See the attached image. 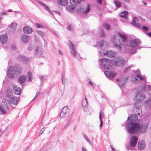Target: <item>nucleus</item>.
Listing matches in <instances>:
<instances>
[{
  "instance_id": "nucleus-7",
  "label": "nucleus",
  "mask_w": 151,
  "mask_h": 151,
  "mask_svg": "<svg viewBox=\"0 0 151 151\" xmlns=\"http://www.w3.org/2000/svg\"><path fill=\"white\" fill-rule=\"evenodd\" d=\"M138 18L136 17H134L132 22V24L136 27H137L140 29L143 30L144 31H147L148 28L145 26H141L139 24L137 23Z\"/></svg>"
},
{
  "instance_id": "nucleus-19",
  "label": "nucleus",
  "mask_w": 151,
  "mask_h": 151,
  "mask_svg": "<svg viewBox=\"0 0 151 151\" xmlns=\"http://www.w3.org/2000/svg\"><path fill=\"white\" fill-rule=\"evenodd\" d=\"M24 32L27 34H30L32 32V28L28 27H25L23 28V29Z\"/></svg>"
},
{
  "instance_id": "nucleus-42",
  "label": "nucleus",
  "mask_w": 151,
  "mask_h": 151,
  "mask_svg": "<svg viewBox=\"0 0 151 151\" xmlns=\"http://www.w3.org/2000/svg\"><path fill=\"white\" fill-rule=\"evenodd\" d=\"M104 26L105 27V29L107 30H109L110 29V25L107 23H105L104 24Z\"/></svg>"
},
{
  "instance_id": "nucleus-48",
  "label": "nucleus",
  "mask_w": 151,
  "mask_h": 151,
  "mask_svg": "<svg viewBox=\"0 0 151 151\" xmlns=\"http://www.w3.org/2000/svg\"><path fill=\"white\" fill-rule=\"evenodd\" d=\"M70 121H68L67 123L65 125V126L64 127V128H66L70 124Z\"/></svg>"
},
{
  "instance_id": "nucleus-4",
  "label": "nucleus",
  "mask_w": 151,
  "mask_h": 151,
  "mask_svg": "<svg viewBox=\"0 0 151 151\" xmlns=\"http://www.w3.org/2000/svg\"><path fill=\"white\" fill-rule=\"evenodd\" d=\"M10 101L6 99H3L1 104L0 105V111L3 114H5L8 111L10 108Z\"/></svg>"
},
{
  "instance_id": "nucleus-22",
  "label": "nucleus",
  "mask_w": 151,
  "mask_h": 151,
  "mask_svg": "<svg viewBox=\"0 0 151 151\" xmlns=\"http://www.w3.org/2000/svg\"><path fill=\"white\" fill-rule=\"evenodd\" d=\"M58 3L60 5L66 6L68 4V2L67 0H58Z\"/></svg>"
},
{
  "instance_id": "nucleus-49",
  "label": "nucleus",
  "mask_w": 151,
  "mask_h": 151,
  "mask_svg": "<svg viewBox=\"0 0 151 151\" xmlns=\"http://www.w3.org/2000/svg\"><path fill=\"white\" fill-rule=\"evenodd\" d=\"M36 24L37 25V28H42L43 27L42 25H40V24Z\"/></svg>"
},
{
  "instance_id": "nucleus-24",
  "label": "nucleus",
  "mask_w": 151,
  "mask_h": 151,
  "mask_svg": "<svg viewBox=\"0 0 151 151\" xmlns=\"http://www.w3.org/2000/svg\"><path fill=\"white\" fill-rule=\"evenodd\" d=\"M106 53L107 56L111 58L114 57L115 56V52L113 51H108L106 52Z\"/></svg>"
},
{
  "instance_id": "nucleus-34",
  "label": "nucleus",
  "mask_w": 151,
  "mask_h": 151,
  "mask_svg": "<svg viewBox=\"0 0 151 151\" xmlns=\"http://www.w3.org/2000/svg\"><path fill=\"white\" fill-rule=\"evenodd\" d=\"M99 33L101 37H104L105 35V33L101 28H99Z\"/></svg>"
},
{
  "instance_id": "nucleus-25",
  "label": "nucleus",
  "mask_w": 151,
  "mask_h": 151,
  "mask_svg": "<svg viewBox=\"0 0 151 151\" xmlns=\"http://www.w3.org/2000/svg\"><path fill=\"white\" fill-rule=\"evenodd\" d=\"M29 39V38L28 35H22L21 38V40L23 42H28Z\"/></svg>"
},
{
  "instance_id": "nucleus-11",
  "label": "nucleus",
  "mask_w": 151,
  "mask_h": 151,
  "mask_svg": "<svg viewBox=\"0 0 151 151\" xmlns=\"http://www.w3.org/2000/svg\"><path fill=\"white\" fill-rule=\"evenodd\" d=\"M68 44L69 45L70 52L72 56L73 57L76 56L77 54V52L73 44L70 41H69Z\"/></svg>"
},
{
  "instance_id": "nucleus-60",
  "label": "nucleus",
  "mask_w": 151,
  "mask_h": 151,
  "mask_svg": "<svg viewBox=\"0 0 151 151\" xmlns=\"http://www.w3.org/2000/svg\"><path fill=\"white\" fill-rule=\"evenodd\" d=\"M82 150V151H87L86 149L84 147H83Z\"/></svg>"
},
{
  "instance_id": "nucleus-35",
  "label": "nucleus",
  "mask_w": 151,
  "mask_h": 151,
  "mask_svg": "<svg viewBox=\"0 0 151 151\" xmlns=\"http://www.w3.org/2000/svg\"><path fill=\"white\" fill-rule=\"evenodd\" d=\"M27 76L28 78L29 81H32V74L31 72H29L28 73Z\"/></svg>"
},
{
  "instance_id": "nucleus-58",
  "label": "nucleus",
  "mask_w": 151,
  "mask_h": 151,
  "mask_svg": "<svg viewBox=\"0 0 151 151\" xmlns=\"http://www.w3.org/2000/svg\"><path fill=\"white\" fill-rule=\"evenodd\" d=\"M39 94H40L39 92L37 91L36 92V95L34 97V99H35V98L37 97V95H39Z\"/></svg>"
},
{
  "instance_id": "nucleus-9",
  "label": "nucleus",
  "mask_w": 151,
  "mask_h": 151,
  "mask_svg": "<svg viewBox=\"0 0 151 151\" xmlns=\"http://www.w3.org/2000/svg\"><path fill=\"white\" fill-rule=\"evenodd\" d=\"M90 10L89 7L88 6L85 9L81 7L78 8L77 10V12L78 14L81 15L83 14H86L88 13Z\"/></svg>"
},
{
  "instance_id": "nucleus-36",
  "label": "nucleus",
  "mask_w": 151,
  "mask_h": 151,
  "mask_svg": "<svg viewBox=\"0 0 151 151\" xmlns=\"http://www.w3.org/2000/svg\"><path fill=\"white\" fill-rule=\"evenodd\" d=\"M114 3L116 5V6L118 7H119L121 6V4L119 1H114Z\"/></svg>"
},
{
  "instance_id": "nucleus-31",
  "label": "nucleus",
  "mask_w": 151,
  "mask_h": 151,
  "mask_svg": "<svg viewBox=\"0 0 151 151\" xmlns=\"http://www.w3.org/2000/svg\"><path fill=\"white\" fill-rule=\"evenodd\" d=\"M41 6L43 7L47 11L49 12H50L51 14L53 15L52 12L51 11L50 9L48 8V7L46 6L45 4H41Z\"/></svg>"
},
{
  "instance_id": "nucleus-18",
  "label": "nucleus",
  "mask_w": 151,
  "mask_h": 151,
  "mask_svg": "<svg viewBox=\"0 0 151 151\" xmlns=\"http://www.w3.org/2000/svg\"><path fill=\"white\" fill-rule=\"evenodd\" d=\"M13 91L15 94L17 95H19L21 92V88L16 86H14Z\"/></svg>"
},
{
  "instance_id": "nucleus-38",
  "label": "nucleus",
  "mask_w": 151,
  "mask_h": 151,
  "mask_svg": "<svg viewBox=\"0 0 151 151\" xmlns=\"http://www.w3.org/2000/svg\"><path fill=\"white\" fill-rule=\"evenodd\" d=\"M88 106H82L83 108V110L86 112H87L89 113L90 112L89 109L88 108Z\"/></svg>"
},
{
  "instance_id": "nucleus-12",
  "label": "nucleus",
  "mask_w": 151,
  "mask_h": 151,
  "mask_svg": "<svg viewBox=\"0 0 151 151\" xmlns=\"http://www.w3.org/2000/svg\"><path fill=\"white\" fill-rule=\"evenodd\" d=\"M146 97L142 93H136L134 98V100L136 101H140L144 99Z\"/></svg>"
},
{
  "instance_id": "nucleus-46",
  "label": "nucleus",
  "mask_w": 151,
  "mask_h": 151,
  "mask_svg": "<svg viewBox=\"0 0 151 151\" xmlns=\"http://www.w3.org/2000/svg\"><path fill=\"white\" fill-rule=\"evenodd\" d=\"M37 34L40 35L41 36H42L43 35V33L41 31L39 30H37Z\"/></svg>"
},
{
  "instance_id": "nucleus-37",
  "label": "nucleus",
  "mask_w": 151,
  "mask_h": 151,
  "mask_svg": "<svg viewBox=\"0 0 151 151\" xmlns=\"http://www.w3.org/2000/svg\"><path fill=\"white\" fill-rule=\"evenodd\" d=\"M84 138L88 142L90 145H91V142L88 137L86 134L83 135Z\"/></svg>"
},
{
  "instance_id": "nucleus-64",
  "label": "nucleus",
  "mask_w": 151,
  "mask_h": 151,
  "mask_svg": "<svg viewBox=\"0 0 151 151\" xmlns=\"http://www.w3.org/2000/svg\"><path fill=\"white\" fill-rule=\"evenodd\" d=\"M111 149H112V150L114 149L113 147L112 146H111Z\"/></svg>"
},
{
  "instance_id": "nucleus-16",
  "label": "nucleus",
  "mask_w": 151,
  "mask_h": 151,
  "mask_svg": "<svg viewBox=\"0 0 151 151\" xmlns=\"http://www.w3.org/2000/svg\"><path fill=\"white\" fill-rule=\"evenodd\" d=\"M7 40V34H5L1 36L0 37V41L1 42L4 44L6 42Z\"/></svg>"
},
{
  "instance_id": "nucleus-6",
  "label": "nucleus",
  "mask_w": 151,
  "mask_h": 151,
  "mask_svg": "<svg viewBox=\"0 0 151 151\" xmlns=\"http://www.w3.org/2000/svg\"><path fill=\"white\" fill-rule=\"evenodd\" d=\"M113 63L117 66L122 67L125 64V61L121 57H119L116 58L114 59Z\"/></svg>"
},
{
  "instance_id": "nucleus-53",
  "label": "nucleus",
  "mask_w": 151,
  "mask_h": 151,
  "mask_svg": "<svg viewBox=\"0 0 151 151\" xmlns=\"http://www.w3.org/2000/svg\"><path fill=\"white\" fill-rule=\"evenodd\" d=\"M6 13L5 12H1L0 13V15H6Z\"/></svg>"
},
{
  "instance_id": "nucleus-14",
  "label": "nucleus",
  "mask_w": 151,
  "mask_h": 151,
  "mask_svg": "<svg viewBox=\"0 0 151 151\" xmlns=\"http://www.w3.org/2000/svg\"><path fill=\"white\" fill-rule=\"evenodd\" d=\"M69 110L67 106L64 107L62 109L60 116L61 118L65 116V114L68 113Z\"/></svg>"
},
{
  "instance_id": "nucleus-62",
  "label": "nucleus",
  "mask_w": 151,
  "mask_h": 151,
  "mask_svg": "<svg viewBox=\"0 0 151 151\" xmlns=\"http://www.w3.org/2000/svg\"><path fill=\"white\" fill-rule=\"evenodd\" d=\"M54 12H55L56 13H58V14H60V13L59 12H55V11H54Z\"/></svg>"
},
{
  "instance_id": "nucleus-47",
  "label": "nucleus",
  "mask_w": 151,
  "mask_h": 151,
  "mask_svg": "<svg viewBox=\"0 0 151 151\" xmlns=\"http://www.w3.org/2000/svg\"><path fill=\"white\" fill-rule=\"evenodd\" d=\"M11 93V92L10 90H8L6 92V94L7 96H10V94Z\"/></svg>"
},
{
  "instance_id": "nucleus-2",
  "label": "nucleus",
  "mask_w": 151,
  "mask_h": 151,
  "mask_svg": "<svg viewBox=\"0 0 151 151\" xmlns=\"http://www.w3.org/2000/svg\"><path fill=\"white\" fill-rule=\"evenodd\" d=\"M101 66L107 71L104 72L106 76L109 78H112L114 76V75L110 71L112 72L113 69L112 67L109 66V64L110 61L108 59H101Z\"/></svg>"
},
{
  "instance_id": "nucleus-32",
  "label": "nucleus",
  "mask_w": 151,
  "mask_h": 151,
  "mask_svg": "<svg viewBox=\"0 0 151 151\" xmlns=\"http://www.w3.org/2000/svg\"><path fill=\"white\" fill-rule=\"evenodd\" d=\"M145 104L147 108H150L151 106V99H149L145 101Z\"/></svg>"
},
{
  "instance_id": "nucleus-56",
  "label": "nucleus",
  "mask_w": 151,
  "mask_h": 151,
  "mask_svg": "<svg viewBox=\"0 0 151 151\" xmlns=\"http://www.w3.org/2000/svg\"><path fill=\"white\" fill-rule=\"evenodd\" d=\"M100 120V124L99 125V126L100 127H101L103 125V123H102V120L101 119V120Z\"/></svg>"
},
{
  "instance_id": "nucleus-44",
  "label": "nucleus",
  "mask_w": 151,
  "mask_h": 151,
  "mask_svg": "<svg viewBox=\"0 0 151 151\" xmlns=\"http://www.w3.org/2000/svg\"><path fill=\"white\" fill-rule=\"evenodd\" d=\"M132 67V65H131L127 67V68L125 69L124 70V73H126L128 70H129L130 69V68H131Z\"/></svg>"
},
{
  "instance_id": "nucleus-21",
  "label": "nucleus",
  "mask_w": 151,
  "mask_h": 151,
  "mask_svg": "<svg viewBox=\"0 0 151 151\" xmlns=\"http://www.w3.org/2000/svg\"><path fill=\"white\" fill-rule=\"evenodd\" d=\"M12 104H17L19 101V99L17 97H12L10 99Z\"/></svg>"
},
{
  "instance_id": "nucleus-63",
  "label": "nucleus",
  "mask_w": 151,
  "mask_h": 151,
  "mask_svg": "<svg viewBox=\"0 0 151 151\" xmlns=\"http://www.w3.org/2000/svg\"><path fill=\"white\" fill-rule=\"evenodd\" d=\"M99 53L100 54V55H102V53L101 52H99Z\"/></svg>"
},
{
  "instance_id": "nucleus-54",
  "label": "nucleus",
  "mask_w": 151,
  "mask_h": 151,
  "mask_svg": "<svg viewBox=\"0 0 151 151\" xmlns=\"http://www.w3.org/2000/svg\"><path fill=\"white\" fill-rule=\"evenodd\" d=\"M11 47L12 49L15 50L16 48V47L14 45H12Z\"/></svg>"
},
{
  "instance_id": "nucleus-17",
  "label": "nucleus",
  "mask_w": 151,
  "mask_h": 151,
  "mask_svg": "<svg viewBox=\"0 0 151 151\" xmlns=\"http://www.w3.org/2000/svg\"><path fill=\"white\" fill-rule=\"evenodd\" d=\"M42 49L38 47L36 48L35 54L37 57H39L42 55Z\"/></svg>"
},
{
  "instance_id": "nucleus-51",
  "label": "nucleus",
  "mask_w": 151,
  "mask_h": 151,
  "mask_svg": "<svg viewBox=\"0 0 151 151\" xmlns=\"http://www.w3.org/2000/svg\"><path fill=\"white\" fill-rule=\"evenodd\" d=\"M147 86L148 87L147 88L148 89V91H151V86L149 85H148Z\"/></svg>"
},
{
  "instance_id": "nucleus-15",
  "label": "nucleus",
  "mask_w": 151,
  "mask_h": 151,
  "mask_svg": "<svg viewBox=\"0 0 151 151\" xmlns=\"http://www.w3.org/2000/svg\"><path fill=\"white\" fill-rule=\"evenodd\" d=\"M138 145L139 149L142 150H144L145 148L146 144L144 141H140L138 142Z\"/></svg>"
},
{
  "instance_id": "nucleus-8",
  "label": "nucleus",
  "mask_w": 151,
  "mask_h": 151,
  "mask_svg": "<svg viewBox=\"0 0 151 151\" xmlns=\"http://www.w3.org/2000/svg\"><path fill=\"white\" fill-rule=\"evenodd\" d=\"M138 140V138L135 136L132 137L131 138L129 142V146L128 147L127 150H131V147H134L136 145Z\"/></svg>"
},
{
  "instance_id": "nucleus-61",
  "label": "nucleus",
  "mask_w": 151,
  "mask_h": 151,
  "mask_svg": "<svg viewBox=\"0 0 151 151\" xmlns=\"http://www.w3.org/2000/svg\"><path fill=\"white\" fill-rule=\"evenodd\" d=\"M58 53L60 54L61 55H62V53L60 51V50L58 51Z\"/></svg>"
},
{
  "instance_id": "nucleus-5",
  "label": "nucleus",
  "mask_w": 151,
  "mask_h": 151,
  "mask_svg": "<svg viewBox=\"0 0 151 151\" xmlns=\"http://www.w3.org/2000/svg\"><path fill=\"white\" fill-rule=\"evenodd\" d=\"M17 67L19 69L16 71L13 67L10 66L7 72V76L9 78H12L16 74H18L21 72L22 70L21 66L19 65Z\"/></svg>"
},
{
  "instance_id": "nucleus-50",
  "label": "nucleus",
  "mask_w": 151,
  "mask_h": 151,
  "mask_svg": "<svg viewBox=\"0 0 151 151\" xmlns=\"http://www.w3.org/2000/svg\"><path fill=\"white\" fill-rule=\"evenodd\" d=\"M68 29L69 30H71L73 29V27L69 25L68 27Z\"/></svg>"
},
{
  "instance_id": "nucleus-39",
  "label": "nucleus",
  "mask_w": 151,
  "mask_h": 151,
  "mask_svg": "<svg viewBox=\"0 0 151 151\" xmlns=\"http://www.w3.org/2000/svg\"><path fill=\"white\" fill-rule=\"evenodd\" d=\"M104 115V112L102 111H101L99 113V118L100 120L101 119V117H103Z\"/></svg>"
},
{
  "instance_id": "nucleus-59",
  "label": "nucleus",
  "mask_w": 151,
  "mask_h": 151,
  "mask_svg": "<svg viewBox=\"0 0 151 151\" xmlns=\"http://www.w3.org/2000/svg\"><path fill=\"white\" fill-rule=\"evenodd\" d=\"M147 35H148L149 36L151 37V32L149 33H146Z\"/></svg>"
},
{
  "instance_id": "nucleus-55",
  "label": "nucleus",
  "mask_w": 151,
  "mask_h": 151,
  "mask_svg": "<svg viewBox=\"0 0 151 151\" xmlns=\"http://www.w3.org/2000/svg\"><path fill=\"white\" fill-rule=\"evenodd\" d=\"M89 85H91L92 86H93V84L92 82L91 81H89ZM94 88L93 87V89Z\"/></svg>"
},
{
  "instance_id": "nucleus-40",
  "label": "nucleus",
  "mask_w": 151,
  "mask_h": 151,
  "mask_svg": "<svg viewBox=\"0 0 151 151\" xmlns=\"http://www.w3.org/2000/svg\"><path fill=\"white\" fill-rule=\"evenodd\" d=\"M38 77L40 79L41 83H42V82L44 81V80L45 78V76L41 75H39Z\"/></svg>"
},
{
  "instance_id": "nucleus-41",
  "label": "nucleus",
  "mask_w": 151,
  "mask_h": 151,
  "mask_svg": "<svg viewBox=\"0 0 151 151\" xmlns=\"http://www.w3.org/2000/svg\"><path fill=\"white\" fill-rule=\"evenodd\" d=\"M17 24L15 22H13L12 23L11 25V28L12 29H15L16 28L17 26Z\"/></svg>"
},
{
  "instance_id": "nucleus-20",
  "label": "nucleus",
  "mask_w": 151,
  "mask_h": 151,
  "mask_svg": "<svg viewBox=\"0 0 151 151\" xmlns=\"http://www.w3.org/2000/svg\"><path fill=\"white\" fill-rule=\"evenodd\" d=\"M127 78L126 77L121 79L119 83V85L121 87H122L124 86L125 83L127 80Z\"/></svg>"
},
{
  "instance_id": "nucleus-23",
  "label": "nucleus",
  "mask_w": 151,
  "mask_h": 151,
  "mask_svg": "<svg viewBox=\"0 0 151 151\" xmlns=\"http://www.w3.org/2000/svg\"><path fill=\"white\" fill-rule=\"evenodd\" d=\"M128 12L127 11H124L121 12L119 14V16L122 17L126 19H127Z\"/></svg>"
},
{
  "instance_id": "nucleus-10",
  "label": "nucleus",
  "mask_w": 151,
  "mask_h": 151,
  "mask_svg": "<svg viewBox=\"0 0 151 151\" xmlns=\"http://www.w3.org/2000/svg\"><path fill=\"white\" fill-rule=\"evenodd\" d=\"M140 43L139 40L134 39L129 41V45L131 47L134 48L138 46Z\"/></svg>"
},
{
  "instance_id": "nucleus-26",
  "label": "nucleus",
  "mask_w": 151,
  "mask_h": 151,
  "mask_svg": "<svg viewBox=\"0 0 151 151\" xmlns=\"http://www.w3.org/2000/svg\"><path fill=\"white\" fill-rule=\"evenodd\" d=\"M131 80L132 83L135 84H137L139 83V80L134 77H132L131 78Z\"/></svg>"
},
{
  "instance_id": "nucleus-27",
  "label": "nucleus",
  "mask_w": 151,
  "mask_h": 151,
  "mask_svg": "<svg viewBox=\"0 0 151 151\" xmlns=\"http://www.w3.org/2000/svg\"><path fill=\"white\" fill-rule=\"evenodd\" d=\"M74 6H72L70 5L68 6L66 8V11L70 12H74Z\"/></svg>"
},
{
  "instance_id": "nucleus-45",
  "label": "nucleus",
  "mask_w": 151,
  "mask_h": 151,
  "mask_svg": "<svg viewBox=\"0 0 151 151\" xmlns=\"http://www.w3.org/2000/svg\"><path fill=\"white\" fill-rule=\"evenodd\" d=\"M33 49L32 45H29L27 48L28 50H31Z\"/></svg>"
},
{
  "instance_id": "nucleus-13",
  "label": "nucleus",
  "mask_w": 151,
  "mask_h": 151,
  "mask_svg": "<svg viewBox=\"0 0 151 151\" xmlns=\"http://www.w3.org/2000/svg\"><path fill=\"white\" fill-rule=\"evenodd\" d=\"M17 59L24 63H26L29 61L28 58L22 55L19 56L17 58Z\"/></svg>"
},
{
  "instance_id": "nucleus-57",
  "label": "nucleus",
  "mask_w": 151,
  "mask_h": 151,
  "mask_svg": "<svg viewBox=\"0 0 151 151\" xmlns=\"http://www.w3.org/2000/svg\"><path fill=\"white\" fill-rule=\"evenodd\" d=\"M97 1L100 4H101L102 0H97Z\"/></svg>"
},
{
  "instance_id": "nucleus-1",
  "label": "nucleus",
  "mask_w": 151,
  "mask_h": 151,
  "mask_svg": "<svg viewBox=\"0 0 151 151\" xmlns=\"http://www.w3.org/2000/svg\"><path fill=\"white\" fill-rule=\"evenodd\" d=\"M134 110L135 111V114L130 116L127 119L128 122L127 124V131L131 134H135L138 131L142 133H144L147 130L148 126L147 124L139 125L134 123L137 118V115H140L142 113L141 106L139 105L135 106Z\"/></svg>"
},
{
  "instance_id": "nucleus-52",
  "label": "nucleus",
  "mask_w": 151,
  "mask_h": 151,
  "mask_svg": "<svg viewBox=\"0 0 151 151\" xmlns=\"http://www.w3.org/2000/svg\"><path fill=\"white\" fill-rule=\"evenodd\" d=\"M136 50H133L131 51V53L132 54L135 53L137 52Z\"/></svg>"
},
{
  "instance_id": "nucleus-3",
  "label": "nucleus",
  "mask_w": 151,
  "mask_h": 151,
  "mask_svg": "<svg viewBox=\"0 0 151 151\" xmlns=\"http://www.w3.org/2000/svg\"><path fill=\"white\" fill-rule=\"evenodd\" d=\"M119 39L118 36H114L113 38L114 45L120 51L122 50V45L124 44V42H127V39L126 35L122 33L119 34Z\"/></svg>"
},
{
  "instance_id": "nucleus-30",
  "label": "nucleus",
  "mask_w": 151,
  "mask_h": 151,
  "mask_svg": "<svg viewBox=\"0 0 151 151\" xmlns=\"http://www.w3.org/2000/svg\"><path fill=\"white\" fill-rule=\"evenodd\" d=\"M84 98L82 100V106H88V101L85 96H84Z\"/></svg>"
},
{
  "instance_id": "nucleus-28",
  "label": "nucleus",
  "mask_w": 151,
  "mask_h": 151,
  "mask_svg": "<svg viewBox=\"0 0 151 151\" xmlns=\"http://www.w3.org/2000/svg\"><path fill=\"white\" fill-rule=\"evenodd\" d=\"M26 77L24 76H21L19 79V82L21 84L23 83L25 81Z\"/></svg>"
},
{
  "instance_id": "nucleus-33",
  "label": "nucleus",
  "mask_w": 151,
  "mask_h": 151,
  "mask_svg": "<svg viewBox=\"0 0 151 151\" xmlns=\"http://www.w3.org/2000/svg\"><path fill=\"white\" fill-rule=\"evenodd\" d=\"M70 3L71 4L75 5H77L80 1L78 0H70Z\"/></svg>"
},
{
  "instance_id": "nucleus-43",
  "label": "nucleus",
  "mask_w": 151,
  "mask_h": 151,
  "mask_svg": "<svg viewBox=\"0 0 151 151\" xmlns=\"http://www.w3.org/2000/svg\"><path fill=\"white\" fill-rule=\"evenodd\" d=\"M105 43L104 41L103 40H101L99 42V44L101 47H103Z\"/></svg>"
},
{
  "instance_id": "nucleus-29",
  "label": "nucleus",
  "mask_w": 151,
  "mask_h": 151,
  "mask_svg": "<svg viewBox=\"0 0 151 151\" xmlns=\"http://www.w3.org/2000/svg\"><path fill=\"white\" fill-rule=\"evenodd\" d=\"M134 71V72L135 73L137 78H139L140 80H142L143 79V77L141 76L140 75V71L139 70H135Z\"/></svg>"
}]
</instances>
